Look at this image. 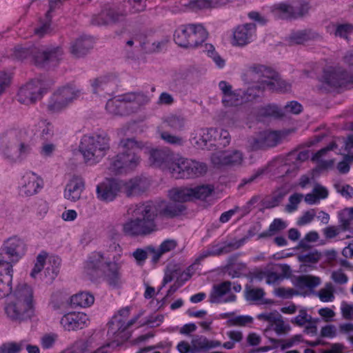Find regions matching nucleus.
<instances>
[{
    "mask_svg": "<svg viewBox=\"0 0 353 353\" xmlns=\"http://www.w3.org/2000/svg\"><path fill=\"white\" fill-rule=\"evenodd\" d=\"M170 172L175 179H191L204 175L208 166L203 162L188 159H179L170 167Z\"/></svg>",
    "mask_w": 353,
    "mask_h": 353,
    "instance_id": "6e6552de",
    "label": "nucleus"
},
{
    "mask_svg": "<svg viewBox=\"0 0 353 353\" xmlns=\"http://www.w3.org/2000/svg\"><path fill=\"white\" fill-rule=\"evenodd\" d=\"M339 227L343 231L353 228V208H346L338 213Z\"/></svg>",
    "mask_w": 353,
    "mask_h": 353,
    "instance_id": "c9c22d12",
    "label": "nucleus"
},
{
    "mask_svg": "<svg viewBox=\"0 0 353 353\" xmlns=\"http://www.w3.org/2000/svg\"><path fill=\"white\" fill-rule=\"evenodd\" d=\"M63 54V51L59 46L40 49L34 45H17L14 48L12 56L19 61L30 58L37 66L45 68L56 65Z\"/></svg>",
    "mask_w": 353,
    "mask_h": 353,
    "instance_id": "20e7f679",
    "label": "nucleus"
},
{
    "mask_svg": "<svg viewBox=\"0 0 353 353\" xmlns=\"http://www.w3.org/2000/svg\"><path fill=\"white\" fill-rule=\"evenodd\" d=\"M46 259V255L45 254H40L37 256L36 263L30 273V276L32 277L35 278L36 275L41 271V270L43 268Z\"/></svg>",
    "mask_w": 353,
    "mask_h": 353,
    "instance_id": "338daca9",
    "label": "nucleus"
},
{
    "mask_svg": "<svg viewBox=\"0 0 353 353\" xmlns=\"http://www.w3.org/2000/svg\"><path fill=\"white\" fill-rule=\"evenodd\" d=\"M60 259L59 258L53 259L50 261V265L46 268L44 274L47 279V283H51L58 275L59 272Z\"/></svg>",
    "mask_w": 353,
    "mask_h": 353,
    "instance_id": "8fccbe9b",
    "label": "nucleus"
},
{
    "mask_svg": "<svg viewBox=\"0 0 353 353\" xmlns=\"http://www.w3.org/2000/svg\"><path fill=\"white\" fill-rule=\"evenodd\" d=\"M117 84V79L113 75H105L94 79L92 82L93 92L97 93L101 90L108 92Z\"/></svg>",
    "mask_w": 353,
    "mask_h": 353,
    "instance_id": "c85d7f7f",
    "label": "nucleus"
},
{
    "mask_svg": "<svg viewBox=\"0 0 353 353\" xmlns=\"http://www.w3.org/2000/svg\"><path fill=\"white\" fill-rule=\"evenodd\" d=\"M321 284V279L312 275H301L296 279V285L301 288L313 289Z\"/></svg>",
    "mask_w": 353,
    "mask_h": 353,
    "instance_id": "37998d69",
    "label": "nucleus"
},
{
    "mask_svg": "<svg viewBox=\"0 0 353 353\" xmlns=\"http://www.w3.org/2000/svg\"><path fill=\"white\" fill-rule=\"evenodd\" d=\"M43 185L42 179L37 174L32 172H26L19 182V194L24 197L33 196L38 193Z\"/></svg>",
    "mask_w": 353,
    "mask_h": 353,
    "instance_id": "4468645a",
    "label": "nucleus"
},
{
    "mask_svg": "<svg viewBox=\"0 0 353 353\" xmlns=\"http://www.w3.org/2000/svg\"><path fill=\"white\" fill-rule=\"evenodd\" d=\"M287 227L286 223L281 219H275L270 225L268 230L260 233L258 239H264L273 236L276 233L284 230Z\"/></svg>",
    "mask_w": 353,
    "mask_h": 353,
    "instance_id": "79ce46f5",
    "label": "nucleus"
},
{
    "mask_svg": "<svg viewBox=\"0 0 353 353\" xmlns=\"http://www.w3.org/2000/svg\"><path fill=\"white\" fill-rule=\"evenodd\" d=\"M88 321V316L81 312H70L65 314L61 319L62 326L68 331L77 330L84 327Z\"/></svg>",
    "mask_w": 353,
    "mask_h": 353,
    "instance_id": "5701e85b",
    "label": "nucleus"
},
{
    "mask_svg": "<svg viewBox=\"0 0 353 353\" xmlns=\"http://www.w3.org/2000/svg\"><path fill=\"white\" fill-rule=\"evenodd\" d=\"M212 134L214 135V143L211 145L214 146L224 148L229 145L230 142V136L229 132L223 129L212 128Z\"/></svg>",
    "mask_w": 353,
    "mask_h": 353,
    "instance_id": "4c0bfd02",
    "label": "nucleus"
},
{
    "mask_svg": "<svg viewBox=\"0 0 353 353\" xmlns=\"http://www.w3.org/2000/svg\"><path fill=\"white\" fill-rule=\"evenodd\" d=\"M161 138L167 143L173 145H182L184 143L183 139L181 137L174 135L166 131L160 132Z\"/></svg>",
    "mask_w": 353,
    "mask_h": 353,
    "instance_id": "4d7b16f0",
    "label": "nucleus"
},
{
    "mask_svg": "<svg viewBox=\"0 0 353 353\" xmlns=\"http://www.w3.org/2000/svg\"><path fill=\"white\" fill-rule=\"evenodd\" d=\"M265 88H267L265 79L249 87L243 93L244 101H252L261 97Z\"/></svg>",
    "mask_w": 353,
    "mask_h": 353,
    "instance_id": "58836bf2",
    "label": "nucleus"
},
{
    "mask_svg": "<svg viewBox=\"0 0 353 353\" xmlns=\"http://www.w3.org/2000/svg\"><path fill=\"white\" fill-rule=\"evenodd\" d=\"M228 0H195L190 2V5L194 9H207L214 8L225 4Z\"/></svg>",
    "mask_w": 353,
    "mask_h": 353,
    "instance_id": "de8ad7c7",
    "label": "nucleus"
},
{
    "mask_svg": "<svg viewBox=\"0 0 353 353\" xmlns=\"http://www.w3.org/2000/svg\"><path fill=\"white\" fill-rule=\"evenodd\" d=\"M124 19V13L117 10L116 8L109 5H105L101 12L99 14L97 21L102 22H108L109 21H123Z\"/></svg>",
    "mask_w": 353,
    "mask_h": 353,
    "instance_id": "c756f323",
    "label": "nucleus"
},
{
    "mask_svg": "<svg viewBox=\"0 0 353 353\" xmlns=\"http://www.w3.org/2000/svg\"><path fill=\"white\" fill-rule=\"evenodd\" d=\"M321 254L317 250H314L299 256V261L303 263H316L321 259Z\"/></svg>",
    "mask_w": 353,
    "mask_h": 353,
    "instance_id": "052dcab7",
    "label": "nucleus"
},
{
    "mask_svg": "<svg viewBox=\"0 0 353 353\" xmlns=\"http://www.w3.org/2000/svg\"><path fill=\"white\" fill-rule=\"evenodd\" d=\"M128 214L134 219H130L123 225V232L130 236H144L157 230L155 218L157 216V206L152 201H147L128 210Z\"/></svg>",
    "mask_w": 353,
    "mask_h": 353,
    "instance_id": "f257e3e1",
    "label": "nucleus"
},
{
    "mask_svg": "<svg viewBox=\"0 0 353 353\" xmlns=\"http://www.w3.org/2000/svg\"><path fill=\"white\" fill-rule=\"evenodd\" d=\"M267 168H260L257 170H256L248 178H245L242 180L240 186L244 185L248 183H251L256 180L262 178L263 174L267 172Z\"/></svg>",
    "mask_w": 353,
    "mask_h": 353,
    "instance_id": "69168bd1",
    "label": "nucleus"
},
{
    "mask_svg": "<svg viewBox=\"0 0 353 353\" xmlns=\"http://www.w3.org/2000/svg\"><path fill=\"white\" fill-rule=\"evenodd\" d=\"M260 114L264 117H274L276 118H281L284 116L283 110L274 104H269L263 107L260 110Z\"/></svg>",
    "mask_w": 353,
    "mask_h": 353,
    "instance_id": "5fc2aeb1",
    "label": "nucleus"
},
{
    "mask_svg": "<svg viewBox=\"0 0 353 353\" xmlns=\"http://www.w3.org/2000/svg\"><path fill=\"white\" fill-rule=\"evenodd\" d=\"M25 347V341L4 343L1 345L4 353H19Z\"/></svg>",
    "mask_w": 353,
    "mask_h": 353,
    "instance_id": "bf43d9fd",
    "label": "nucleus"
},
{
    "mask_svg": "<svg viewBox=\"0 0 353 353\" xmlns=\"http://www.w3.org/2000/svg\"><path fill=\"white\" fill-rule=\"evenodd\" d=\"M122 189V181L106 179L97 187V198L105 202L112 201Z\"/></svg>",
    "mask_w": 353,
    "mask_h": 353,
    "instance_id": "dca6fc26",
    "label": "nucleus"
},
{
    "mask_svg": "<svg viewBox=\"0 0 353 353\" xmlns=\"http://www.w3.org/2000/svg\"><path fill=\"white\" fill-rule=\"evenodd\" d=\"M205 48L207 55L214 61L216 67L223 68L225 65V60L216 51L214 46L210 43H206Z\"/></svg>",
    "mask_w": 353,
    "mask_h": 353,
    "instance_id": "603ef678",
    "label": "nucleus"
},
{
    "mask_svg": "<svg viewBox=\"0 0 353 353\" xmlns=\"http://www.w3.org/2000/svg\"><path fill=\"white\" fill-rule=\"evenodd\" d=\"M44 92L40 81L34 79L22 86L18 92V101L21 103L34 104L41 98Z\"/></svg>",
    "mask_w": 353,
    "mask_h": 353,
    "instance_id": "f8f14e48",
    "label": "nucleus"
},
{
    "mask_svg": "<svg viewBox=\"0 0 353 353\" xmlns=\"http://www.w3.org/2000/svg\"><path fill=\"white\" fill-rule=\"evenodd\" d=\"M54 93L68 105L79 97L80 91L75 90L74 88L67 86L59 89Z\"/></svg>",
    "mask_w": 353,
    "mask_h": 353,
    "instance_id": "a19ab883",
    "label": "nucleus"
},
{
    "mask_svg": "<svg viewBox=\"0 0 353 353\" xmlns=\"http://www.w3.org/2000/svg\"><path fill=\"white\" fill-rule=\"evenodd\" d=\"M150 180L145 176H136L128 181H122V189L127 196H138L145 192L150 187Z\"/></svg>",
    "mask_w": 353,
    "mask_h": 353,
    "instance_id": "a211bd4d",
    "label": "nucleus"
},
{
    "mask_svg": "<svg viewBox=\"0 0 353 353\" xmlns=\"http://www.w3.org/2000/svg\"><path fill=\"white\" fill-rule=\"evenodd\" d=\"M272 80H265L267 88L272 91L287 92L290 90L291 85L285 81L279 79H271Z\"/></svg>",
    "mask_w": 353,
    "mask_h": 353,
    "instance_id": "3c124183",
    "label": "nucleus"
},
{
    "mask_svg": "<svg viewBox=\"0 0 353 353\" xmlns=\"http://www.w3.org/2000/svg\"><path fill=\"white\" fill-rule=\"evenodd\" d=\"M323 81L332 87H341L353 81V71L348 72L338 68H329L324 70L323 75Z\"/></svg>",
    "mask_w": 353,
    "mask_h": 353,
    "instance_id": "9b49d317",
    "label": "nucleus"
},
{
    "mask_svg": "<svg viewBox=\"0 0 353 353\" xmlns=\"http://www.w3.org/2000/svg\"><path fill=\"white\" fill-rule=\"evenodd\" d=\"M281 139V134L276 131H265L253 139L251 145L253 150L266 149L275 147Z\"/></svg>",
    "mask_w": 353,
    "mask_h": 353,
    "instance_id": "6ab92c4d",
    "label": "nucleus"
},
{
    "mask_svg": "<svg viewBox=\"0 0 353 353\" xmlns=\"http://www.w3.org/2000/svg\"><path fill=\"white\" fill-rule=\"evenodd\" d=\"M25 132L18 130L7 131L0 136V151L7 159L16 161L25 157L32 151V148L26 141Z\"/></svg>",
    "mask_w": 353,
    "mask_h": 353,
    "instance_id": "39448f33",
    "label": "nucleus"
},
{
    "mask_svg": "<svg viewBox=\"0 0 353 353\" xmlns=\"http://www.w3.org/2000/svg\"><path fill=\"white\" fill-rule=\"evenodd\" d=\"M209 340L204 336L195 335L191 341V353L208 350Z\"/></svg>",
    "mask_w": 353,
    "mask_h": 353,
    "instance_id": "49530a36",
    "label": "nucleus"
},
{
    "mask_svg": "<svg viewBox=\"0 0 353 353\" xmlns=\"http://www.w3.org/2000/svg\"><path fill=\"white\" fill-rule=\"evenodd\" d=\"M26 252V244L23 240L17 236L11 237L6 241L0 248V262L15 263Z\"/></svg>",
    "mask_w": 353,
    "mask_h": 353,
    "instance_id": "9d476101",
    "label": "nucleus"
},
{
    "mask_svg": "<svg viewBox=\"0 0 353 353\" xmlns=\"http://www.w3.org/2000/svg\"><path fill=\"white\" fill-rule=\"evenodd\" d=\"M135 259L137 263L142 265L146 259L148 258V247L145 248H137L132 254Z\"/></svg>",
    "mask_w": 353,
    "mask_h": 353,
    "instance_id": "0e129e2a",
    "label": "nucleus"
},
{
    "mask_svg": "<svg viewBox=\"0 0 353 353\" xmlns=\"http://www.w3.org/2000/svg\"><path fill=\"white\" fill-rule=\"evenodd\" d=\"M256 31L255 23L239 25L233 33L234 45L245 46L250 42Z\"/></svg>",
    "mask_w": 353,
    "mask_h": 353,
    "instance_id": "b1692460",
    "label": "nucleus"
},
{
    "mask_svg": "<svg viewBox=\"0 0 353 353\" xmlns=\"http://www.w3.org/2000/svg\"><path fill=\"white\" fill-rule=\"evenodd\" d=\"M170 159L169 151L165 149H152L150 151L149 162L154 167H160Z\"/></svg>",
    "mask_w": 353,
    "mask_h": 353,
    "instance_id": "473e14b6",
    "label": "nucleus"
},
{
    "mask_svg": "<svg viewBox=\"0 0 353 353\" xmlns=\"http://www.w3.org/2000/svg\"><path fill=\"white\" fill-rule=\"evenodd\" d=\"M109 149V137L105 133L85 134L79 145V151L85 161L90 165L98 163Z\"/></svg>",
    "mask_w": 353,
    "mask_h": 353,
    "instance_id": "423d86ee",
    "label": "nucleus"
},
{
    "mask_svg": "<svg viewBox=\"0 0 353 353\" xmlns=\"http://www.w3.org/2000/svg\"><path fill=\"white\" fill-rule=\"evenodd\" d=\"M71 304L81 307H89L94 303V297L88 292H81L71 296Z\"/></svg>",
    "mask_w": 353,
    "mask_h": 353,
    "instance_id": "ea45409f",
    "label": "nucleus"
},
{
    "mask_svg": "<svg viewBox=\"0 0 353 353\" xmlns=\"http://www.w3.org/2000/svg\"><path fill=\"white\" fill-rule=\"evenodd\" d=\"M5 312L11 321L21 323L31 318L33 306L10 300L5 306Z\"/></svg>",
    "mask_w": 353,
    "mask_h": 353,
    "instance_id": "2eb2a0df",
    "label": "nucleus"
},
{
    "mask_svg": "<svg viewBox=\"0 0 353 353\" xmlns=\"http://www.w3.org/2000/svg\"><path fill=\"white\" fill-rule=\"evenodd\" d=\"M94 43L92 37L81 35L70 43V53L77 59L84 57L93 49Z\"/></svg>",
    "mask_w": 353,
    "mask_h": 353,
    "instance_id": "f3484780",
    "label": "nucleus"
},
{
    "mask_svg": "<svg viewBox=\"0 0 353 353\" xmlns=\"http://www.w3.org/2000/svg\"><path fill=\"white\" fill-rule=\"evenodd\" d=\"M143 312L140 311L139 313L129 321L125 325H123L124 322L122 320H117V317H114L113 319L109 323V328L108 333L109 334H115L117 332H123L134 323L143 315Z\"/></svg>",
    "mask_w": 353,
    "mask_h": 353,
    "instance_id": "2f4dec72",
    "label": "nucleus"
},
{
    "mask_svg": "<svg viewBox=\"0 0 353 353\" xmlns=\"http://www.w3.org/2000/svg\"><path fill=\"white\" fill-rule=\"evenodd\" d=\"M272 11L275 14L281 15L282 19H296L294 6L285 3L274 4L272 7Z\"/></svg>",
    "mask_w": 353,
    "mask_h": 353,
    "instance_id": "e433bc0d",
    "label": "nucleus"
},
{
    "mask_svg": "<svg viewBox=\"0 0 353 353\" xmlns=\"http://www.w3.org/2000/svg\"><path fill=\"white\" fill-rule=\"evenodd\" d=\"M353 161V155L345 154L343 161L339 162L337 165V169L341 174H346L350 171V162Z\"/></svg>",
    "mask_w": 353,
    "mask_h": 353,
    "instance_id": "774afa93",
    "label": "nucleus"
},
{
    "mask_svg": "<svg viewBox=\"0 0 353 353\" xmlns=\"http://www.w3.org/2000/svg\"><path fill=\"white\" fill-rule=\"evenodd\" d=\"M121 101L125 102L128 110L135 112L139 107L148 101V97L142 92H130L120 97Z\"/></svg>",
    "mask_w": 353,
    "mask_h": 353,
    "instance_id": "a878e982",
    "label": "nucleus"
},
{
    "mask_svg": "<svg viewBox=\"0 0 353 353\" xmlns=\"http://www.w3.org/2000/svg\"><path fill=\"white\" fill-rule=\"evenodd\" d=\"M212 128L202 130V134L201 138L196 141V143L202 149L211 150V148L214 145H211V143H214V135L212 134Z\"/></svg>",
    "mask_w": 353,
    "mask_h": 353,
    "instance_id": "864d4df0",
    "label": "nucleus"
},
{
    "mask_svg": "<svg viewBox=\"0 0 353 353\" xmlns=\"http://www.w3.org/2000/svg\"><path fill=\"white\" fill-rule=\"evenodd\" d=\"M245 241V239L243 238L235 242L225 243L222 246H219L218 244L213 245L212 247L209 248V249L211 250L212 256H220L223 254H228L232 250L239 249L243 245Z\"/></svg>",
    "mask_w": 353,
    "mask_h": 353,
    "instance_id": "72a5a7b5",
    "label": "nucleus"
},
{
    "mask_svg": "<svg viewBox=\"0 0 353 353\" xmlns=\"http://www.w3.org/2000/svg\"><path fill=\"white\" fill-rule=\"evenodd\" d=\"M303 197V195L301 193H294L292 194L289 198V203L285 206V211L289 213L295 211Z\"/></svg>",
    "mask_w": 353,
    "mask_h": 353,
    "instance_id": "680f3d73",
    "label": "nucleus"
},
{
    "mask_svg": "<svg viewBox=\"0 0 353 353\" xmlns=\"http://www.w3.org/2000/svg\"><path fill=\"white\" fill-rule=\"evenodd\" d=\"M275 77V72L270 68L259 64L252 63L247 67L243 74V80L247 83L252 82H261L263 81L262 78L268 79H274Z\"/></svg>",
    "mask_w": 353,
    "mask_h": 353,
    "instance_id": "ddd939ff",
    "label": "nucleus"
},
{
    "mask_svg": "<svg viewBox=\"0 0 353 353\" xmlns=\"http://www.w3.org/2000/svg\"><path fill=\"white\" fill-rule=\"evenodd\" d=\"M154 203L157 206V216L167 219H172L179 216L185 209L184 205L181 204L165 202Z\"/></svg>",
    "mask_w": 353,
    "mask_h": 353,
    "instance_id": "bb28decb",
    "label": "nucleus"
},
{
    "mask_svg": "<svg viewBox=\"0 0 353 353\" xmlns=\"http://www.w3.org/2000/svg\"><path fill=\"white\" fill-rule=\"evenodd\" d=\"M335 35L348 39L353 37V26L350 23H341L337 26Z\"/></svg>",
    "mask_w": 353,
    "mask_h": 353,
    "instance_id": "13d9d810",
    "label": "nucleus"
},
{
    "mask_svg": "<svg viewBox=\"0 0 353 353\" xmlns=\"http://www.w3.org/2000/svg\"><path fill=\"white\" fill-rule=\"evenodd\" d=\"M211 160L217 167L239 165L243 161V154L239 151H234L232 153L219 152L213 154Z\"/></svg>",
    "mask_w": 353,
    "mask_h": 353,
    "instance_id": "4be33fe9",
    "label": "nucleus"
},
{
    "mask_svg": "<svg viewBox=\"0 0 353 353\" xmlns=\"http://www.w3.org/2000/svg\"><path fill=\"white\" fill-rule=\"evenodd\" d=\"M244 293L246 301L251 302L261 301L265 294L263 288H254L248 285H245Z\"/></svg>",
    "mask_w": 353,
    "mask_h": 353,
    "instance_id": "c03bdc74",
    "label": "nucleus"
},
{
    "mask_svg": "<svg viewBox=\"0 0 353 353\" xmlns=\"http://www.w3.org/2000/svg\"><path fill=\"white\" fill-rule=\"evenodd\" d=\"M113 260H105L101 252H92L85 261L84 272L91 281L103 277L110 285L116 287L121 283V266L116 262V256Z\"/></svg>",
    "mask_w": 353,
    "mask_h": 353,
    "instance_id": "f03ea898",
    "label": "nucleus"
},
{
    "mask_svg": "<svg viewBox=\"0 0 353 353\" xmlns=\"http://www.w3.org/2000/svg\"><path fill=\"white\" fill-rule=\"evenodd\" d=\"M84 189V181L81 177L74 176L67 183L64 197L72 201H76L81 197Z\"/></svg>",
    "mask_w": 353,
    "mask_h": 353,
    "instance_id": "393cba45",
    "label": "nucleus"
},
{
    "mask_svg": "<svg viewBox=\"0 0 353 353\" xmlns=\"http://www.w3.org/2000/svg\"><path fill=\"white\" fill-rule=\"evenodd\" d=\"M164 123L174 131H181L185 128V119L181 115L172 114L165 119Z\"/></svg>",
    "mask_w": 353,
    "mask_h": 353,
    "instance_id": "a18cd8bd",
    "label": "nucleus"
},
{
    "mask_svg": "<svg viewBox=\"0 0 353 353\" xmlns=\"http://www.w3.org/2000/svg\"><path fill=\"white\" fill-rule=\"evenodd\" d=\"M244 101L243 96L240 92L232 91L222 97V103L225 107L236 106Z\"/></svg>",
    "mask_w": 353,
    "mask_h": 353,
    "instance_id": "09e8293b",
    "label": "nucleus"
},
{
    "mask_svg": "<svg viewBox=\"0 0 353 353\" xmlns=\"http://www.w3.org/2000/svg\"><path fill=\"white\" fill-rule=\"evenodd\" d=\"M119 146L122 152L110 159L109 170L115 174L134 170L141 163L139 153L143 148V143L133 138H128L121 139Z\"/></svg>",
    "mask_w": 353,
    "mask_h": 353,
    "instance_id": "7ed1b4c3",
    "label": "nucleus"
},
{
    "mask_svg": "<svg viewBox=\"0 0 353 353\" xmlns=\"http://www.w3.org/2000/svg\"><path fill=\"white\" fill-rule=\"evenodd\" d=\"M232 288V282L225 281L219 284L213 285L210 294V301L212 303L233 302L236 300V295L231 294L226 299H223V296L230 292Z\"/></svg>",
    "mask_w": 353,
    "mask_h": 353,
    "instance_id": "aec40b11",
    "label": "nucleus"
},
{
    "mask_svg": "<svg viewBox=\"0 0 353 353\" xmlns=\"http://www.w3.org/2000/svg\"><path fill=\"white\" fill-rule=\"evenodd\" d=\"M32 299V289L26 283L19 284L11 296V300L29 305V306H33Z\"/></svg>",
    "mask_w": 353,
    "mask_h": 353,
    "instance_id": "cd10ccee",
    "label": "nucleus"
},
{
    "mask_svg": "<svg viewBox=\"0 0 353 353\" xmlns=\"http://www.w3.org/2000/svg\"><path fill=\"white\" fill-rule=\"evenodd\" d=\"M106 110L114 115L125 116L130 114L125 102L118 99H110L105 105Z\"/></svg>",
    "mask_w": 353,
    "mask_h": 353,
    "instance_id": "f704fd0d",
    "label": "nucleus"
},
{
    "mask_svg": "<svg viewBox=\"0 0 353 353\" xmlns=\"http://www.w3.org/2000/svg\"><path fill=\"white\" fill-rule=\"evenodd\" d=\"M208 32L201 23H185L180 26L174 34L176 43L182 48H195L204 42Z\"/></svg>",
    "mask_w": 353,
    "mask_h": 353,
    "instance_id": "0eeeda50",
    "label": "nucleus"
},
{
    "mask_svg": "<svg viewBox=\"0 0 353 353\" xmlns=\"http://www.w3.org/2000/svg\"><path fill=\"white\" fill-rule=\"evenodd\" d=\"M303 107L301 103L296 101H292L284 106L283 112L284 113V114L285 113L298 114L301 113Z\"/></svg>",
    "mask_w": 353,
    "mask_h": 353,
    "instance_id": "e2e57ef3",
    "label": "nucleus"
},
{
    "mask_svg": "<svg viewBox=\"0 0 353 353\" xmlns=\"http://www.w3.org/2000/svg\"><path fill=\"white\" fill-rule=\"evenodd\" d=\"M0 262V299L8 296L12 292V265Z\"/></svg>",
    "mask_w": 353,
    "mask_h": 353,
    "instance_id": "412c9836",
    "label": "nucleus"
},
{
    "mask_svg": "<svg viewBox=\"0 0 353 353\" xmlns=\"http://www.w3.org/2000/svg\"><path fill=\"white\" fill-rule=\"evenodd\" d=\"M314 38V34L310 30H303L292 32L285 39L290 46L304 44Z\"/></svg>",
    "mask_w": 353,
    "mask_h": 353,
    "instance_id": "7c9ffc66",
    "label": "nucleus"
},
{
    "mask_svg": "<svg viewBox=\"0 0 353 353\" xmlns=\"http://www.w3.org/2000/svg\"><path fill=\"white\" fill-rule=\"evenodd\" d=\"M67 105L57 96L55 93L53 94L50 100L49 101L47 108L48 110L52 113L57 112L63 110Z\"/></svg>",
    "mask_w": 353,
    "mask_h": 353,
    "instance_id": "6e6d98bb",
    "label": "nucleus"
},
{
    "mask_svg": "<svg viewBox=\"0 0 353 353\" xmlns=\"http://www.w3.org/2000/svg\"><path fill=\"white\" fill-rule=\"evenodd\" d=\"M213 190V187L209 185L194 188H176L169 191V196L171 200L179 203L189 201L193 199L204 200L212 194Z\"/></svg>",
    "mask_w": 353,
    "mask_h": 353,
    "instance_id": "1a4fd4ad",
    "label": "nucleus"
}]
</instances>
